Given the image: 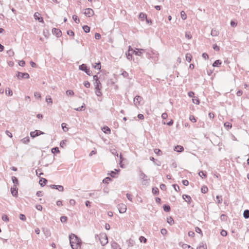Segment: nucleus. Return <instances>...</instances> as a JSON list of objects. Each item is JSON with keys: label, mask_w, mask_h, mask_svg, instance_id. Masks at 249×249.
<instances>
[{"label": "nucleus", "mask_w": 249, "mask_h": 249, "mask_svg": "<svg viewBox=\"0 0 249 249\" xmlns=\"http://www.w3.org/2000/svg\"><path fill=\"white\" fill-rule=\"evenodd\" d=\"M71 246L72 249H80L82 241L80 238L73 233L69 235Z\"/></svg>", "instance_id": "obj_1"}, {"label": "nucleus", "mask_w": 249, "mask_h": 249, "mask_svg": "<svg viewBox=\"0 0 249 249\" xmlns=\"http://www.w3.org/2000/svg\"><path fill=\"white\" fill-rule=\"evenodd\" d=\"M98 237L102 246H104L108 243L107 237L106 233H101Z\"/></svg>", "instance_id": "obj_2"}, {"label": "nucleus", "mask_w": 249, "mask_h": 249, "mask_svg": "<svg viewBox=\"0 0 249 249\" xmlns=\"http://www.w3.org/2000/svg\"><path fill=\"white\" fill-rule=\"evenodd\" d=\"M79 69L81 71H84L88 75H91L92 74V72L90 71L89 69L87 68L86 64H83L80 65Z\"/></svg>", "instance_id": "obj_3"}, {"label": "nucleus", "mask_w": 249, "mask_h": 249, "mask_svg": "<svg viewBox=\"0 0 249 249\" xmlns=\"http://www.w3.org/2000/svg\"><path fill=\"white\" fill-rule=\"evenodd\" d=\"M140 178L143 180L144 184L148 183V179H147V176L141 170L140 171Z\"/></svg>", "instance_id": "obj_4"}, {"label": "nucleus", "mask_w": 249, "mask_h": 249, "mask_svg": "<svg viewBox=\"0 0 249 249\" xmlns=\"http://www.w3.org/2000/svg\"><path fill=\"white\" fill-rule=\"evenodd\" d=\"M17 76L19 79L21 78L28 79L29 78V74L26 72L22 73L21 72L18 71Z\"/></svg>", "instance_id": "obj_5"}, {"label": "nucleus", "mask_w": 249, "mask_h": 249, "mask_svg": "<svg viewBox=\"0 0 249 249\" xmlns=\"http://www.w3.org/2000/svg\"><path fill=\"white\" fill-rule=\"evenodd\" d=\"M142 98L139 95H137L134 98V105L137 107L138 106L140 105V102L142 101Z\"/></svg>", "instance_id": "obj_6"}, {"label": "nucleus", "mask_w": 249, "mask_h": 249, "mask_svg": "<svg viewBox=\"0 0 249 249\" xmlns=\"http://www.w3.org/2000/svg\"><path fill=\"white\" fill-rule=\"evenodd\" d=\"M118 209L120 213H124L126 211V206L124 204H120L118 205Z\"/></svg>", "instance_id": "obj_7"}, {"label": "nucleus", "mask_w": 249, "mask_h": 249, "mask_svg": "<svg viewBox=\"0 0 249 249\" xmlns=\"http://www.w3.org/2000/svg\"><path fill=\"white\" fill-rule=\"evenodd\" d=\"M84 14L88 17H90L92 16L94 14V12L93 10L91 8H87L85 9V11L84 12Z\"/></svg>", "instance_id": "obj_8"}, {"label": "nucleus", "mask_w": 249, "mask_h": 249, "mask_svg": "<svg viewBox=\"0 0 249 249\" xmlns=\"http://www.w3.org/2000/svg\"><path fill=\"white\" fill-rule=\"evenodd\" d=\"M44 133L40 130H36L35 131L31 132L30 136L32 138H35L41 134H43Z\"/></svg>", "instance_id": "obj_9"}, {"label": "nucleus", "mask_w": 249, "mask_h": 249, "mask_svg": "<svg viewBox=\"0 0 249 249\" xmlns=\"http://www.w3.org/2000/svg\"><path fill=\"white\" fill-rule=\"evenodd\" d=\"M52 32L53 34L55 35L57 37H59L61 36V31L59 29L53 28Z\"/></svg>", "instance_id": "obj_10"}, {"label": "nucleus", "mask_w": 249, "mask_h": 249, "mask_svg": "<svg viewBox=\"0 0 249 249\" xmlns=\"http://www.w3.org/2000/svg\"><path fill=\"white\" fill-rule=\"evenodd\" d=\"M138 51L134 50L132 48L131 49V52L136 55L141 56L144 52V50L142 49H138Z\"/></svg>", "instance_id": "obj_11"}, {"label": "nucleus", "mask_w": 249, "mask_h": 249, "mask_svg": "<svg viewBox=\"0 0 249 249\" xmlns=\"http://www.w3.org/2000/svg\"><path fill=\"white\" fill-rule=\"evenodd\" d=\"M18 189L17 188V186L16 185H14L13 187L11 188V192L12 195L13 196H17L18 194Z\"/></svg>", "instance_id": "obj_12"}, {"label": "nucleus", "mask_w": 249, "mask_h": 249, "mask_svg": "<svg viewBox=\"0 0 249 249\" xmlns=\"http://www.w3.org/2000/svg\"><path fill=\"white\" fill-rule=\"evenodd\" d=\"M40 14L38 12H36L34 14V18L35 19L37 20L40 22H43V19L42 17H39Z\"/></svg>", "instance_id": "obj_13"}, {"label": "nucleus", "mask_w": 249, "mask_h": 249, "mask_svg": "<svg viewBox=\"0 0 249 249\" xmlns=\"http://www.w3.org/2000/svg\"><path fill=\"white\" fill-rule=\"evenodd\" d=\"M182 197L188 204H190L191 203L192 199L190 196L187 195H183L182 196Z\"/></svg>", "instance_id": "obj_14"}, {"label": "nucleus", "mask_w": 249, "mask_h": 249, "mask_svg": "<svg viewBox=\"0 0 249 249\" xmlns=\"http://www.w3.org/2000/svg\"><path fill=\"white\" fill-rule=\"evenodd\" d=\"M95 89H102V84L99 80H97V82H94Z\"/></svg>", "instance_id": "obj_15"}, {"label": "nucleus", "mask_w": 249, "mask_h": 249, "mask_svg": "<svg viewBox=\"0 0 249 249\" xmlns=\"http://www.w3.org/2000/svg\"><path fill=\"white\" fill-rule=\"evenodd\" d=\"M174 150L178 152H181L184 150V148L181 145H177L175 147Z\"/></svg>", "instance_id": "obj_16"}, {"label": "nucleus", "mask_w": 249, "mask_h": 249, "mask_svg": "<svg viewBox=\"0 0 249 249\" xmlns=\"http://www.w3.org/2000/svg\"><path fill=\"white\" fill-rule=\"evenodd\" d=\"M47 182V180L44 178H41L39 181V183L41 186H44Z\"/></svg>", "instance_id": "obj_17"}, {"label": "nucleus", "mask_w": 249, "mask_h": 249, "mask_svg": "<svg viewBox=\"0 0 249 249\" xmlns=\"http://www.w3.org/2000/svg\"><path fill=\"white\" fill-rule=\"evenodd\" d=\"M218 34H219L218 31H217L215 29H213L212 30L211 35L213 36H217L218 35Z\"/></svg>", "instance_id": "obj_18"}, {"label": "nucleus", "mask_w": 249, "mask_h": 249, "mask_svg": "<svg viewBox=\"0 0 249 249\" xmlns=\"http://www.w3.org/2000/svg\"><path fill=\"white\" fill-rule=\"evenodd\" d=\"M111 247L113 249H121L119 245L115 242H113L111 243Z\"/></svg>", "instance_id": "obj_19"}, {"label": "nucleus", "mask_w": 249, "mask_h": 249, "mask_svg": "<svg viewBox=\"0 0 249 249\" xmlns=\"http://www.w3.org/2000/svg\"><path fill=\"white\" fill-rule=\"evenodd\" d=\"M131 48L130 46L129 47V49H128V53H126V57H127V58L129 60H130L132 58V54L129 53L130 51H131Z\"/></svg>", "instance_id": "obj_20"}, {"label": "nucleus", "mask_w": 249, "mask_h": 249, "mask_svg": "<svg viewBox=\"0 0 249 249\" xmlns=\"http://www.w3.org/2000/svg\"><path fill=\"white\" fill-rule=\"evenodd\" d=\"M102 130L106 134H109L111 132L110 128L107 126H104Z\"/></svg>", "instance_id": "obj_21"}, {"label": "nucleus", "mask_w": 249, "mask_h": 249, "mask_svg": "<svg viewBox=\"0 0 249 249\" xmlns=\"http://www.w3.org/2000/svg\"><path fill=\"white\" fill-rule=\"evenodd\" d=\"M5 93L9 96H12L13 95V92L9 88H6Z\"/></svg>", "instance_id": "obj_22"}, {"label": "nucleus", "mask_w": 249, "mask_h": 249, "mask_svg": "<svg viewBox=\"0 0 249 249\" xmlns=\"http://www.w3.org/2000/svg\"><path fill=\"white\" fill-rule=\"evenodd\" d=\"M221 64V61L220 60H215L213 64V67H218Z\"/></svg>", "instance_id": "obj_23"}, {"label": "nucleus", "mask_w": 249, "mask_h": 249, "mask_svg": "<svg viewBox=\"0 0 249 249\" xmlns=\"http://www.w3.org/2000/svg\"><path fill=\"white\" fill-rule=\"evenodd\" d=\"M243 216L244 218L246 219H247L249 218V210H246L244 211L243 213Z\"/></svg>", "instance_id": "obj_24"}, {"label": "nucleus", "mask_w": 249, "mask_h": 249, "mask_svg": "<svg viewBox=\"0 0 249 249\" xmlns=\"http://www.w3.org/2000/svg\"><path fill=\"white\" fill-rule=\"evenodd\" d=\"M167 222L170 225H172L174 223V221L172 217H168L167 218Z\"/></svg>", "instance_id": "obj_25"}, {"label": "nucleus", "mask_w": 249, "mask_h": 249, "mask_svg": "<svg viewBox=\"0 0 249 249\" xmlns=\"http://www.w3.org/2000/svg\"><path fill=\"white\" fill-rule=\"evenodd\" d=\"M185 57H186V60L187 61H188V62H191V61L192 60V55L190 53H187L186 54Z\"/></svg>", "instance_id": "obj_26"}, {"label": "nucleus", "mask_w": 249, "mask_h": 249, "mask_svg": "<svg viewBox=\"0 0 249 249\" xmlns=\"http://www.w3.org/2000/svg\"><path fill=\"white\" fill-rule=\"evenodd\" d=\"M12 180L13 182V183L15 184L14 185H18V178L13 176V177H12Z\"/></svg>", "instance_id": "obj_27"}, {"label": "nucleus", "mask_w": 249, "mask_h": 249, "mask_svg": "<svg viewBox=\"0 0 249 249\" xmlns=\"http://www.w3.org/2000/svg\"><path fill=\"white\" fill-rule=\"evenodd\" d=\"M163 210L166 212H169L171 210L170 207L168 205H164L163 206Z\"/></svg>", "instance_id": "obj_28"}, {"label": "nucleus", "mask_w": 249, "mask_h": 249, "mask_svg": "<svg viewBox=\"0 0 249 249\" xmlns=\"http://www.w3.org/2000/svg\"><path fill=\"white\" fill-rule=\"evenodd\" d=\"M199 176L201 177L202 178H206L207 177V174L206 172H204L203 171H200L198 173Z\"/></svg>", "instance_id": "obj_29"}, {"label": "nucleus", "mask_w": 249, "mask_h": 249, "mask_svg": "<svg viewBox=\"0 0 249 249\" xmlns=\"http://www.w3.org/2000/svg\"><path fill=\"white\" fill-rule=\"evenodd\" d=\"M21 141L23 143L27 144L30 142V138L29 137H26L22 139Z\"/></svg>", "instance_id": "obj_30"}, {"label": "nucleus", "mask_w": 249, "mask_h": 249, "mask_svg": "<svg viewBox=\"0 0 249 249\" xmlns=\"http://www.w3.org/2000/svg\"><path fill=\"white\" fill-rule=\"evenodd\" d=\"M146 18V15L143 13H141L139 15V18H141L142 20H144V19Z\"/></svg>", "instance_id": "obj_31"}, {"label": "nucleus", "mask_w": 249, "mask_h": 249, "mask_svg": "<svg viewBox=\"0 0 249 249\" xmlns=\"http://www.w3.org/2000/svg\"><path fill=\"white\" fill-rule=\"evenodd\" d=\"M66 126L67 124L66 123H63L61 124L62 128L65 132H67L69 130V128Z\"/></svg>", "instance_id": "obj_32"}, {"label": "nucleus", "mask_w": 249, "mask_h": 249, "mask_svg": "<svg viewBox=\"0 0 249 249\" xmlns=\"http://www.w3.org/2000/svg\"><path fill=\"white\" fill-rule=\"evenodd\" d=\"M85 108V104H83L81 107H77V108H74V109L76 111H80L84 110Z\"/></svg>", "instance_id": "obj_33"}, {"label": "nucleus", "mask_w": 249, "mask_h": 249, "mask_svg": "<svg viewBox=\"0 0 249 249\" xmlns=\"http://www.w3.org/2000/svg\"><path fill=\"white\" fill-rule=\"evenodd\" d=\"M180 15H181V18L183 19V20H185L187 18V15L186 14H185V13L184 12V11H181L180 12Z\"/></svg>", "instance_id": "obj_34"}, {"label": "nucleus", "mask_w": 249, "mask_h": 249, "mask_svg": "<svg viewBox=\"0 0 249 249\" xmlns=\"http://www.w3.org/2000/svg\"><path fill=\"white\" fill-rule=\"evenodd\" d=\"M182 247L183 249H193L192 247L186 244H183L182 246Z\"/></svg>", "instance_id": "obj_35"}, {"label": "nucleus", "mask_w": 249, "mask_h": 249, "mask_svg": "<svg viewBox=\"0 0 249 249\" xmlns=\"http://www.w3.org/2000/svg\"><path fill=\"white\" fill-rule=\"evenodd\" d=\"M83 29L86 33H89L90 31V27L88 25H84L83 26Z\"/></svg>", "instance_id": "obj_36"}, {"label": "nucleus", "mask_w": 249, "mask_h": 249, "mask_svg": "<svg viewBox=\"0 0 249 249\" xmlns=\"http://www.w3.org/2000/svg\"><path fill=\"white\" fill-rule=\"evenodd\" d=\"M68 218L66 216H62L60 217V221L62 223H66L67 221Z\"/></svg>", "instance_id": "obj_37"}, {"label": "nucleus", "mask_w": 249, "mask_h": 249, "mask_svg": "<svg viewBox=\"0 0 249 249\" xmlns=\"http://www.w3.org/2000/svg\"><path fill=\"white\" fill-rule=\"evenodd\" d=\"M208 187L206 186H204L201 188V192L202 193L205 194L208 192Z\"/></svg>", "instance_id": "obj_38"}, {"label": "nucleus", "mask_w": 249, "mask_h": 249, "mask_svg": "<svg viewBox=\"0 0 249 249\" xmlns=\"http://www.w3.org/2000/svg\"><path fill=\"white\" fill-rule=\"evenodd\" d=\"M154 151L155 153L156 154H157V155L160 156V155H161L162 154L161 151L160 149H157V148L155 149Z\"/></svg>", "instance_id": "obj_39"}, {"label": "nucleus", "mask_w": 249, "mask_h": 249, "mask_svg": "<svg viewBox=\"0 0 249 249\" xmlns=\"http://www.w3.org/2000/svg\"><path fill=\"white\" fill-rule=\"evenodd\" d=\"M72 19L74 20V21L76 23H78L80 22V20L78 18V17L76 15H73L72 16Z\"/></svg>", "instance_id": "obj_40"}, {"label": "nucleus", "mask_w": 249, "mask_h": 249, "mask_svg": "<svg viewBox=\"0 0 249 249\" xmlns=\"http://www.w3.org/2000/svg\"><path fill=\"white\" fill-rule=\"evenodd\" d=\"M193 102L194 104H195L196 105H198L199 104V100L197 98L194 97V98L192 99Z\"/></svg>", "instance_id": "obj_41"}, {"label": "nucleus", "mask_w": 249, "mask_h": 249, "mask_svg": "<svg viewBox=\"0 0 249 249\" xmlns=\"http://www.w3.org/2000/svg\"><path fill=\"white\" fill-rule=\"evenodd\" d=\"M66 142H67V140H62V141H61L60 142V146L61 147L64 148L66 146Z\"/></svg>", "instance_id": "obj_42"}, {"label": "nucleus", "mask_w": 249, "mask_h": 249, "mask_svg": "<svg viewBox=\"0 0 249 249\" xmlns=\"http://www.w3.org/2000/svg\"><path fill=\"white\" fill-rule=\"evenodd\" d=\"M95 94L97 96H101L102 95L101 89H95Z\"/></svg>", "instance_id": "obj_43"}, {"label": "nucleus", "mask_w": 249, "mask_h": 249, "mask_svg": "<svg viewBox=\"0 0 249 249\" xmlns=\"http://www.w3.org/2000/svg\"><path fill=\"white\" fill-rule=\"evenodd\" d=\"M46 101L48 103H53V100L51 97V96L50 95H48L46 96Z\"/></svg>", "instance_id": "obj_44"}, {"label": "nucleus", "mask_w": 249, "mask_h": 249, "mask_svg": "<svg viewBox=\"0 0 249 249\" xmlns=\"http://www.w3.org/2000/svg\"><path fill=\"white\" fill-rule=\"evenodd\" d=\"M159 189L158 188H153L152 189V193L154 195H158L159 194Z\"/></svg>", "instance_id": "obj_45"}, {"label": "nucleus", "mask_w": 249, "mask_h": 249, "mask_svg": "<svg viewBox=\"0 0 249 249\" xmlns=\"http://www.w3.org/2000/svg\"><path fill=\"white\" fill-rule=\"evenodd\" d=\"M52 152L53 153H59V148L57 147H53L52 149Z\"/></svg>", "instance_id": "obj_46"}, {"label": "nucleus", "mask_w": 249, "mask_h": 249, "mask_svg": "<svg viewBox=\"0 0 249 249\" xmlns=\"http://www.w3.org/2000/svg\"><path fill=\"white\" fill-rule=\"evenodd\" d=\"M7 53L9 56H12L14 54V52L12 50L10 49L7 51Z\"/></svg>", "instance_id": "obj_47"}, {"label": "nucleus", "mask_w": 249, "mask_h": 249, "mask_svg": "<svg viewBox=\"0 0 249 249\" xmlns=\"http://www.w3.org/2000/svg\"><path fill=\"white\" fill-rule=\"evenodd\" d=\"M94 68L97 70L101 69V63L99 62L98 63H95V65L94 66Z\"/></svg>", "instance_id": "obj_48"}, {"label": "nucleus", "mask_w": 249, "mask_h": 249, "mask_svg": "<svg viewBox=\"0 0 249 249\" xmlns=\"http://www.w3.org/2000/svg\"><path fill=\"white\" fill-rule=\"evenodd\" d=\"M56 189H57L60 192L64 191V187L62 185H56Z\"/></svg>", "instance_id": "obj_49"}, {"label": "nucleus", "mask_w": 249, "mask_h": 249, "mask_svg": "<svg viewBox=\"0 0 249 249\" xmlns=\"http://www.w3.org/2000/svg\"><path fill=\"white\" fill-rule=\"evenodd\" d=\"M2 219L4 221L8 222L9 221V218L6 214H3L2 216Z\"/></svg>", "instance_id": "obj_50"}, {"label": "nucleus", "mask_w": 249, "mask_h": 249, "mask_svg": "<svg viewBox=\"0 0 249 249\" xmlns=\"http://www.w3.org/2000/svg\"><path fill=\"white\" fill-rule=\"evenodd\" d=\"M216 199L217 200V203H221L222 201V196H217L216 197Z\"/></svg>", "instance_id": "obj_51"}, {"label": "nucleus", "mask_w": 249, "mask_h": 249, "mask_svg": "<svg viewBox=\"0 0 249 249\" xmlns=\"http://www.w3.org/2000/svg\"><path fill=\"white\" fill-rule=\"evenodd\" d=\"M139 240L141 242H143V243H146L147 241V239L144 236H142L140 237Z\"/></svg>", "instance_id": "obj_52"}, {"label": "nucleus", "mask_w": 249, "mask_h": 249, "mask_svg": "<svg viewBox=\"0 0 249 249\" xmlns=\"http://www.w3.org/2000/svg\"><path fill=\"white\" fill-rule=\"evenodd\" d=\"M66 94L67 95L72 96L74 95V92L72 90H67L66 91Z\"/></svg>", "instance_id": "obj_53"}, {"label": "nucleus", "mask_w": 249, "mask_h": 249, "mask_svg": "<svg viewBox=\"0 0 249 249\" xmlns=\"http://www.w3.org/2000/svg\"><path fill=\"white\" fill-rule=\"evenodd\" d=\"M110 180H111V178L109 177H107L103 179V182L105 183H108Z\"/></svg>", "instance_id": "obj_54"}, {"label": "nucleus", "mask_w": 249, "mask_h": 249, "mask_svg": "<svg viewBox=\"0 0 249 249\" xmlns=\"http://www.w3.org/2000/svg\"><path fill=\"white\" fill-rule=\"evenodd\" d=\"M19 218L20 220L22 221H25L26 219L25 215L23 214H19Z\"/></svg>", "instance_id": "obj_55"}, {"label": "nucleus", "mask_w": 249, "mask_h": 249, "mask_svg": "<svg viewBox=\"0 0 249 249\" xmlns=\"http://www.w3.org/2000/svg\"><path fill=\"white\" fill-rule=\"evenodd\" d=\"M189 119L191 122H194V123H195L196 121L195 117L193 115H190L189 117Z\"/></svg>", "instance_id": "obj_56"}, {"label": "nucleus", "mask_w": 249, "mask_h": 249, "mask_svg": "<svg viewBox=\"0 0 249 249\" xmlns=\"http://www.w3.org/2000/svg\"><path fill=\"white\" fill-rule=\"evenodd\" d=\"M34 96L36 98L39 99L41 98V94H40L39 92H35L34 93Z\"/></svg>", "instance_id": "obj_57"}, {"label": "nucleus", "mask_w": 249, "mask_h": 249, "mask_svg": "<svg viewBox=\"0 0 249 249\" xmlns=\"http://www.w3.org/2000/svg\"><path fill=\"white\" fill-rule=\"evenodd\" d=\"M195 231L197 233H200L201 235H202V232L201 231V230L199 227H196Z\"/></svg>", "instance_id": "obj_58"}, {"label": "nucleus", "mask_w": 249, "mask_h": 249, "mask_svg": "<svg viewBox=\"0 0 249 249\" xmlns=\"http://www.w3.org/2000/svg\"><path fill=\"white\" fill-rule=\"evenodd\" d=\"M220 234L223 236H226L227 235V232L226 231L223 230L221 231Z\"/></svg>", "instance_id": "obj_59"}, {"label": "nucleus", "mask_w": 249, "mask_h": 249, "mask_svg": "<svg viewBox=\"0 0 249 249\" xmlns=\"http://www.w3.org/2000/svg\"><path fill=\"white\" fill-rule=\"evenodd\" d=\"M173 186L174 187V189L176 191L178 192L179 191V186L178 185H177V184H173Z\"/></svg>", "instance_id": "obj_60"}, {"label": "nucleus", "mask_w": 249, "mask_h": 249, "mask_svg": "<svg viewBox=\"0 0 249 249\" xmlns=\"http://www.w3.org/2000/svg\"><path fill=\"white\" fill-rule=\"evenodd\" d=\"M160 232L162 235H166L167 233V231L165 229H162L160 230Z\"/></svg>", "instance_id": "obj_61"}, {"label": "nucleus", "mask_w": 249, "mask_h": 249, "mask_svg": "<svg viewBox=\"0 0 249 249\" xmlns=\"http://www.w3.org/2000/svg\"><path fill=\"white\" fill-rule=\"evenodd\" d=\"M84 86H85L86 88H89V87H90V83H89V81H85V82H84Z\"/></svg>", "instance_id": "obj_62"}, {"label": "nucleus", "mask_w": 249, "mask_h": 249, "mask_svg": "<svg viewBox=\"0 0 249 249\" xmlns=\"http://www.w3.org/2000/svg\"><path fill=\"white\" fill-rule=\"evenodd\" d=\"M67 34L70 36H74V33L72 30H68L67 31Z\"/></svg>", "instance_id": "obj_63"}, {"label": "nucleus", "mask_w": 249, "mask_h": 249, "mask_svg": "<svg viewBox=\"0 0 249 249\" xmlns=\"http://www.w3.org/2000/svg\"><path fill=\"white\" fill-rule=\"evenodd\" d=\"M224 125L225 127L228 128V129L231 128V124L227 122L224 124Z\"/></svg>", "instance_id": "obj_64"}]
</instances>
